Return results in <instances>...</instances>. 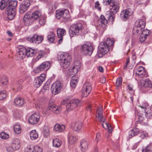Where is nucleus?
Here are the masks:
<instances>
[{"label": "nucleus", "instance_id": "1", "mask_svg": "<svg viewBox=\"0 0 152 152\" xmlns=\"http://www.w3.org/2000/svg\"><path fill=\"white\" fill-rule=\"evenodd\" d=\"M114 41L109 38H107L106 42L101 43L99 45V50L97 52L98 56L101 58L103 56L107 53L109 50V46L113 45Z\"/></svg>", "mask_w": 152, "mask_h": 152}, {"label": "nucleus", "instance_id": "2", "mask_svg": "<svg viewBox=\"0 0 152 152\" xmlns=\"http://www.w3.org/2000/svg\"><path fill=\"white\" fill-rule=\"evenodd\" d=\"M58 60L60 61V64L61 67L66 69L68 67L70 64V61L71 57L67 53H62L58 56Z\"/></svg>", "mask_w": 152, "mask_h": 152}, {"label": "nucleus", "instance_id": "3", "mask_svg": "<svg viewBox=\"0 0 152 152\" xmlns=\"http://www.w3.org/2000/svg\"><path fill=\"white\" fill-rule=\"evenodd\" d=\"M82 31V25L80 23L74 24L71 26L69 29V34L71 37L80 35Z\"/></svg>", "mask_w": 152, "mask_h": 152}, {"label": "nucleus", "instance_id": "4", "mask_svg": "<svg viewBox=\"0 0 152 152\" xmlns=\"http://www.w3.org/2000/svg\"><path fill=\"white\" fill-rule=\"evenodd\" d=\"M41 14L38 12H35L33 13L31 17L29 18V24H31L34 20L39 18V23L41 25H44L46 21V17L41 16Z\"/></svg>", "mask_w": 152, "mask_h": 152}, {"label": "nucleus", "instance_id": "5", "mask_svg": "<svg viewBox=\"0 0 152 152\" xmlns=\"http://www.w3.org/2000/svg\"><path fill=\"white\" fill-rule=\"evenodd\" d=\"M16 59L17 60L20 61L23 59L25 56L28 57L27 53L28 51L26 50L23 46L19 45L18 47L16 50Z\"/></svg>", "mask_w": 152, "mask_h": 152}, {"label": "nucleus", "instance_id": "6", "mask_svg": "<svg viewBox=\"0 0 152 152\" xmlns=\"http://www.w3.org/2000/svg\"><path fill=\"white\" fill-rule=\"evenodd\" d=\"M69 11L66 9L56 11V18L57 19L61 18L63 22L66 23L69 20Z\"/></svg>", "mask_w": 152, "mask_h": 152}, {"label": "nucleus", "instance_id": "7", "mask_svg": "<svg viewBox=\"0 0 152 152\" xmlns=\"http://www.w3.org/2000/svg\"><path fill=\"white\" fill-rule=\"evenodd\" d=\"M80 51L82 54L91 56L93 50V47L91 44H84L81 45L80 47Z\"/></svg>", "mask_w": 152, "mask_h": 152}, {"label": "nucleus", "instance_id": "8", "mask_svg": "<svg viewBox=\"0 0 152 152\" xmlns=\"http://www.w3.org/2000/svg\"><path fill=\"white\" fill-rule=\"evenodd\" d=\"M17 3L18 2L16 1L2 0L0 2V8L2 10L6 7H16Z\"/></svg>", "mask_w": 152, "mask_h": 152}, {"label": "nucleus", "instance_id": "9", "mask_svg": "<svg viewBox=\"0 0 152 152\" xmlns=\"http://www.w3.org/2000/svg\"><path fill=\"white\" fill-rule=\"evenodd\" d=\"M51 66V63L50 62L47 61L44 62L37 68L35 72L36 73H38L43 70L47 71L49 69Z\"/></svg>", "mask_w": 152, "mask_h": 152}, {"label": "nucleus", "instance_id": "10", "mask_svg": "<svg viewBox=\"0 0 152 152\" xmlns=\"http://www.w3.org/2000/svg\"><path fill=\"white\" fill-rule=\"evenodd\" d=\"M76 63L79 64L80 62L78 61H76L75 63V66L70 67L68 69V74L70 76H71L72 77H74L77 74L78 69L80 68L81 66L80 64H79L78 66L76 65L75 64Z\"/></svg>", "mask_w": 152, "mask_h": 152}, {"label": "nucleus", "instance_id": "11", "mask_svg": "<svg viewBox=\"0 0 152 152\" xmlns=\"http://www.w3.org/2000/svg\"><path fill=\"white\" fill-rule=\"evenodd\" d=\"M62 87L61 84L59 81H57L53 83L51 88L52 94L56 95L59 93Z\"/></svg>", "mask_w": 152, "mask_h": 152}, {"label": "nucleus", "instance_id": "12", "mask_svg": "<svg viewBox=\"0 0 152 152\" xmlns=\"http://www.w3.org/2000/svg\"><path fill=\"white\" fill-rule=\"evenodd\" d=\"M5 10L7 12L8 19L10 20H12L16 14V7H7Z\"/></svg>", "mask_w": 152, "mask_h": 152}, {"label": "nucleus", "instance_id": "13", "mask_svg": "<svg viewBox=\"0 0 152 152\" xmlns=\"http://www.w3.org/2000/svg\"><path fill=\"white\" fill-rule=\"evenodd\" d=\"M46 75L44 74H41L40 75L37 77L34 80V85L37 88L40 87L45 79Z\"/></svg>", "mask_w": 152, "mask_h": 152}, {"label": "nucleus", "instance_id": "14", "mask_svg": "<svg viewBox=\"0 0 152 152\" xmlns=\"http://www.w3.org/2000/svg\"><path fill=\"white\" fill-rule=\"evenodd\" d=\"M80 102L77 99L71 100L66 105V107L68 110H72L79 105Z\"/></svg>", "mask_w": 152, "mask_h": 152}, {"label": "nucleus", "instance_id": "15", "mask_svg": "<svg viewBox=\"0 0 152 152\" xmlns=\"http://www.w3.org/2000/svg\"><path fill=\"white\" fill-rule=\"evenodd\" d=\"M92 90V87L90 84L86 83L84 84L83 89L82 95L85 97H87L91 92Z\"/></svg>", "mask_w": 152, "mask_h": 152}, {"label": "nucleus", "instance_id": "16", "mask_svg": "<svg viewBox=\"0 0 152 152\" xmlns=\"http://www.w3.org/2000/svg\"><path fill=\"white\" fill-rule=\"evenodd\" d=\"M40 118V114L38 113H35L29 118V123L32 125L35 124L39 122Z\"/></svg>", "mask_w": 152, "mask_h": 152}, {"label": "nucleus", "instance_id": "17", "mask_svg": "<svg viewBox=\"0 0 152 152\" xmlns=\"http://www.w3.org/2000/svg\"><path fill=\"white\" fill-rule=\"evenodd\" d=\"M43 39V37L42 36L37 35L36 34H34L30 36L29 41L32 43L39 44L42 41Z\"/></svg>", "mask_w": 152, "mask_h": 152}, {"label": "nucleus", "instance_id": "18", "mask_svg": "<svg viewBox=\"0 0 152 152\" xmlns=\"http://www.w3.org/2000/svg\"><path fill=\"white\" fill-rule=\"evenodd\" d=\"M48 109L54 113L56 114L58 113L61 110V108L60 107L50 104L48 105Z\"/></svg>", "mask_w": 152, "mask_h": 152}, {"label": "nucleus", "instance_id": "19", "mask_svg": "<svg viewBox=\"0 0 152 152\" xmlns=\"http://www.w3.org/2000/svg\"><path fill=\"white\" fill-rule=\"evenodd\" d=\"M112 5L111 6L112 8H110V11L111 14H113L114 15L117 13L118 11L119 7V4L117 2L115 1V2H113Z\"/></svg>", "mask_w": 152, "mask_h": 152}, {"label": "nucleus", "instance_id": "20", "mask_svg": "<svg viewBox=\"0 0 152 152\" xmlns=\"http://www.w3.org/2000/svg\"><path fill=\"white\" fill-rule=\"evenodd\" d=\"M137 70L138 72V73L141 72H142L143 73L142 74L141 73H138L136 72V74L138 75L139 77L143 78L144 77H146L148 76V74L145 71L144 68L143 66H140L139 67L137 68Z\"/></svg>", "mask_w": 152, "mask_h": 152}, {"label": "nucleus", "instance_id": "21", "mask_svg": "<svg viewBox=\"0 0 152 152\" xmlns=\"http://www.w3.org/2000/svg\"><path fill=\"white\" fill-rule=\"evenodd\" d=\"M130 12L127 10H124L121 13L120 17L121 19L123 21H126L129 18Z\"/></svg>", "mask_w": 152, "mask_h": 152}, {"label": "nucleus", "instance_id": "22", "mask_svg": "<svg viewBox=\"0 0 152 152\" xmlns=\"http://www.w3.org/2000/svg\"><path fill=\"white\" fill-rule=\"evenodd\" d=\"M141 85L143 88H147V91H150V92H152V91H151L152 89V83L150 81H145L143 82H142Z\"/></svg>", "mask_w": 152, "mask_h": 152}, {"label": "nucleus", "instance_id": "23", "mask_svg": "<svg viewBox=\"0 0 152 152\" xmlns=\"http://www.w3.org/2000/svg\"><path fill=\"white\" fill-rule=\"evenodd\" d=\"M66 34V31L63 28H59L57 30L58 37L60 38L59 40V43H61L63 40V37Z\"/></svg>", "mask_w": 152, "mask_h": 152}, {"label": "nucleus", "instance_id": "24", "mask_svg": "<svg viewBox=\"0 0 152 152\" xmlns=\"http://www.w3.org/2000/svg\"><path fill=\"white\" fill-rule=\"evenodd\" d=\"M82 124L80 122H74L72 124V128L75 131H77L82 128Z\"/></svg>", "mask_w": 152, "mask_h": 152}, {"label": "nucleus", "instance_id": "25", "mask_svg": "<svg viewBox=\"0 0 152 152\" xmlns=\"http://www.w3.org/2000/svg\"><path fill=\"white\" fill-rule=\"evenodd\" d=\"M65 128V126L64 125L56 124L54 126L53 129L56 132H61L64 130Z\"/></svg>", "mask_w": 152, "mask_h": 152}, {"label": "nucleus", "instance_id": "26", "mask_svg": "<svg viewBox=\"0 0 152 152\" xmlns=\"http://www.w3.org/2000/svg\"><path fill=\"white\" fill-rule=\"evenodd\" d=\"M99 21L101 23L100 24H99V26L100 27H102L103 28H104L105 27L107 22L105 17L103 15H101L100 16V18L99 20Z\"/></svg>", "mask_w": 152, "mask_h": 152}, {"label": "nucleus", "instance_id": "27", "mask_svg": "<svg viewBox=\"0 0 152 152\" xmlns=\"http://www.w3.org/2000/svg\"><path fill=\"white\" fill-rule=\"evenodd\" d=\"M22 5L20 8V11H23V13L27 10L28 7V0H25L23 2Z\"/></svg>", "mask_w": 152, "mask_h": 152}, {"label": "nucleus", "instance_id": "28", "mask_svg": "<svg viewBox=\"0 0 152 152\" xmlns=\"http://www.w3.org/2000/svg\"><path fill=\"white\" fill-rule=\"evenodd\" d=\"M80 149L81 151L85 152L86 151L88 147V142L84 140H82L80 142Z\"/></svg>", "mask_w": 152, "mask_h": 152}, {"label": "nucleus", "instance_id": "29", "mask_svg": "<svg viewBox=\"0 0 152 152\" xmlns=\"http://www.w3.org/2000/svg\"><path fill=\"white\" fill-rule=\"evenodd\" d=\"M14 102L16 105L21 106L24 103V99L20 97H16L14 100Z\"/></svg>", "mask_w": 152, "mask_h": 152}, {"label": "nucleus", "instance_id": "30", "mask_svg": "<svg viewBox=\"0 0 152 152\" xmlns=\"http://www.w3.org/2000/svg\"><path fill=\"white\" fill-rule=\"evenodd\" d=\"M141 112V111L138 113L137 116H136L135 119H138V120L137 121V123H140L141 122L142 123L141 124H142L143 123H145V122L143 121H144V118L143 116V114L141 113H140Z\"/></svg>", "mask_w": 152, "mask_h": 152}, {"label": "nucleus", "instance_id": "31", "mask_svg": "<svg viewBox=\"0 0 152 152\" xmlns=\"http://www.w3.org/2000/svg\"><path fill=\"white\" fill-rule=\"evenodd\" d=\"M136 24H137L136 26L137 27H140L142 29L145 28V21L142 19L137 20L136 22Z\"/></svg>", "mask_w": 152, "mask_h": 152}, {"label": "nucleus", "instance_id": "32", "mask_svg": "<svg viewBox=\"0 0 152 152\" xmlns=\"http://www.w3.org/2000/svg\"><path fill=\"white\" fill-rule=\"evenodd\" d=\"M31 139L32 140H34L37 138L38 137V134L37 133L36 130H32L30 133Z\"/></svg>", "mask_w": 152, "mask_h": 152}, {"label": "nucleus", "instance_id": "33", "mask_svg": "<svg viewBox=\"0 0 152 152\" xmlns=\"http://www.w3.org/2000/svg\"><path fill=\"white\" fill-rule=\"evenodd\" d=\"M53 145L55 147H59L62 144L61 141L58 139H53Z\"/></svg>", "mask_w": 152, "mask_h": 152}, {"label": "nucleus", "instance_id": "34", "mask_svg": "<svg viewBox=\"0 0 152 152\" xmlns=\"http://www.w3.org/2000/svg\"><path fill=\"white\" fill-rule=\"evenodd\" d=\"M77 78H76L75 77H72L70 83L71 86L72 88H75L77 85Z\"/></svg>", "mask_w": 152, "mask_h": 152}, {"label": "nucleus", "instance_id": "35", "mask_svg": "<svg viewBox=\"0 0 152 152\" xmlns=\"http://www.w3.org/2000/svg\"><path fill=\"white\" fill-rule=\"evenodd\" d=\"M23 21L25 26H28V12H27L24 15Z\"/></svg>", "mask_w": 152, "mask_h": 152}, {"label": "nucleus", "instance_id": "36", "mask_svg": "<svg viewBox=\"0 0 152 152\" xmlns=\"http://www.w3.org/2000/svg\"><path fill=\"white\" fill-rule=\"evenodd\" d=\"M0 81L1 83L3 85H7L8 83V80L7 77L5 75L2 76L0 78Z\"/></svg>", "mask_w": 152, "mask_h": 152}, {"label": "nucleus", "instance_id": "37", "mask_svg": "<svg viewBox=\"0 0 152 152\" xmlns=\"http://www.w3.org/2000/svg\"><path fill=\"white\" fill-rule=\"evenodd\" d=\"M142 29L140 27H134L133 28L132 31L133 34L138 36L141 32Z\"/></svg>", "mask_w": 152, "mask_h": 152}, {"label": "nucleus", "instance_id": "38", "mask_svg": "<svg viewBox=\"0 0 152 152\" xmlns=\"http://www.w3.org/2000/svg\"><path fill=\"white\" fill-rule=\"evenodd\" d=\"M76 141V137L72 135H70L68 139V142L70 144H72Z\"/></svg>", "mask_w": 152, "mask_h": 152}, {"label": "nucleus", "instance_id": "39", "mask_svg": "<svg viewBox=\"0 0 152 152\" xmlns=\"http://www.w3.org/2000/svg\"><path fill=\"white\" fill-rule=\"evenodd\" d=\"M14 130L15 133L18 134H20L21 131L20 126L18 124H15L14 126Z\"/></svg>", "mask_w": 152, "mask_h": 152}, {"label": "nucleus", "instance_id": "40", "mask_svg": "<svg viewBox=\"0 0 152 152\" xmlns=\"http://www.w3.org/2000/svg\"><path fill=\"white\" fill-rule=\"evenodd\" d=\"M38 55L37 57L38 60L42 58H43L45 55L46 53L44 50H40L38 52Z\"/></svg>", "mask_w": 152, "mask_h": 152}, {"label": "nucleus", "instance_id": "41", "mask_svg": "<svg viewBox=\"0 0 152 152\" xmlns=\"http://www.w3.org/2000/svg\"><path fill=\"white\" fill-rule=\"evenodd\" d=\"M143 113L145 114V115L147 118H150L152 117L151 114V110L149 108L148 110H144V111Z\"/></svg>", "mask_w": 152, "mask_h": 152}, {"label": "nucleus", "instance_id": "42", "mask_svg": "<svg viewBox=\"0 0 152 152\" xmlns=\"http://www.w3.org/2000/svg\"><path fill=\"white\" fill-rule=\"evenodd\" d=\"M97 113L98 114V116H96V117L98 118L99 121L101 122L102 121L103 118V115L102 114V111H100L99 109H98L97 110Z\"/></svg>", "mask_w": 152, "mask_h": 152}, {"label": "nucleus", "instance_id": "43", "mask_svg": "<svg viewBox=\"0 0 152 152\" xmlns=\"http://www.w3.org/2000/svg\"><path fill=\"white\" fill-rule=\"evenodd\" d=\"M102 125L104 129H108V132L109 133H111L112 132V127L108 123L106 122L105 123V126H104V124H102Z\"/></svg>", "mask_w": 152, "mask_h": 152}, {"label": "nucleus", "instance_id": "44", "mask_svg": "<svg viewBox=\"0 0 152 152\" xmlns=\"http://www.w3.org/2000/svg\"><path fill=\"white\" fill-rule=\"evenodd\" d=\"M142 152H152V148L149 145L145 147H143L142 149Z\"/></svg>", "mask_w": 152, "mask_h": 152}, {"label": "nucleus", "instance_id": "45", "mask_svg": "<svg viewBox=\"0 0 152 152\" xmlns=\"http://www.w3.org/2000/svg\"><path fill=\"white\" fill-rule=\"evenodd\" d=\"M43 134L45 137H47L49 135V129L47 126H45L44 127Z\"/></svg>", "mask_w": 152, "mask_h": 152}, {"label": "nucleus", "instance_id": "46", "mask_svg": "<svg viewBox=\"0 0 152 152\" xmlns=\"http://www.w3.org/2000/svg\"><path fill=\"white\" fill-rule=\"evenodd\" d=\"M122 83V79L121 78H117L116 80L115 86L116 88L121 86Z\"/></svg>", "mask_w": 152, "mask_h": 152}, {"label": "nucleus", "instance_id": "47", "mask_svg": "<svg viewBox=\"0 0 152 152\" xmlns=\"http://www.w3.org/2000/svg\"><path fill=\"white\" fill-rule=\"evenodd\" d=\"M6 92L5 91H0V100H2L6 97Z\"/></svg>", "mask_w": 152, "mask_h": 152}, {"label": "nucleus", "instance_id": "48", "mask_svg": "<svg viewBox=\"0 0 152 152\" xmlns=\"http://www.w3.org/2000/svg\"><path fill=\"white\" fill-rule=\"evenodd\" d=\"M48 40L50 41V43L53 42L54 40V34H53L52 32L51 33V34H49L48 36Z\"/></svg>", "mask_w": 152, "mask_h": 152}, {"label": "nucleus", "instance_id": "49", "mask_svg": "<svg viewBox=\"0 0 152 152\" xmlns=\"http://www.w3.org/2000/svg\"><path fill=\"white\" fill-rule=\"evenodd\" d=\"M9 135L6 134L4 132H2L0 134V137L2 139H7L9 138Z\"/></svg>", "mask_w": 152, "mask_h": 152}, {"label": "nucleus", "instance_id": "50", "mask_svg": "<svg viewBox=\"0 0 152 152\" xmlns=\"http://www.w3.org/2000/svg\"><path fill=\"white\" fill-rule=\"evenodd\" d=\"M36 53V51L34 49H32L31 48H29V57L34 56Z\"/></svg>", "mask_w": 152, "mask_h": 152}, {"label": "nucleus", "instance_id": "51", "mask_svg": "<svg viewBox=\"0 0 152 152\" xmlns=\"http://www.w3.org/2000/svg\"><path fill=\"white\" fill-rule=\"evenodd\" d=\"M113 2H115V0H103V4L105 5H107L110 4L111 3L113 4Z\"/></svg>", "mask_w": 152, "mask_h": 152}, {"label": "nucleus", "instance_id": "52", "mask_svg": "<svg viewBox=\"0 0 152 152\" xmlns=\"http://www.w3.org/2000/svg\"><path fill=\"white\" fill-rule=\"evenodd\" d=\"M142 34L146 37L149 35V31L147 29H145L142 31Z\"/></svg>", "mask_w": 152, "mask_h": 152}, {"label": "nucleus", "instance_id": "53", "mask_svg": "<svg viewBox=\"0 0 152 152\" xmlns=\"http://www.w3.org/2000/svg\"><path fill=\"white\" fill-rule=\"evenodd\" d=\"M11 146L15 150L18 149L20 147V144H18V143H17L16 145L15 143H12L11 144Z\"/></svg>", "mask_w": 152, "mask_h": 152}, {"label": "nucleus", "instance_id": "54", "mask_svg": "<svg viewBox=\"0 0 152 152\" xmlns=\"http://www.w3.org/2000/svg\"><path fill=\"white\" fill-rule=\"evenodd\" d=\"M148 136V134L145 132H143L141 133L140 137L142 139H144Z\"/></svg>", "mask_w": 152, "mask_h": 152}, {"label": "nucleus", "instance_id": "55", "mask_svg": "<svg viewBox=\"0 0 152 152\" xmlns=\"http://www.w3.org/2000/svg\"><path fill=\"white\" fill-rule=\"evenodd\" d=\"M114 15L113 14H111L110 13L109 15H106V17H108L109 20L113 22L114 20Z\"/></svg>", "mask_w": 152, "mask_h": 152}, {"label": "nucleus", "instance_id": "56", "mask_svg": "<svg viewBox=\"0 0 152 152\" xmlns=\"http://www.w3.org/2000/svg\"><path fill=\"white\" fill-rule=\"evenodd\" d=\"M139 131L138 129L132 130L131 131V136H133L137 135L139 132Z\"/></svg>", "mask_w": 152, "mask_h": 152}, {"label": "nucleus", "instance_id": "57", "mask_svg": "<svg viewBox=\"0 0 152 152\" xmlns=\"http://www.w3.org/2000/svg\"><path fill=\"white\" fill-rule=\"evenodd\" d=\"M100 4L98 1H97L95 3V8L97 9L99 11L101 10V7H100Z\"/></svg>", "mask_w": 152, "mask_h": 152}, {"label": "nucleus", "instance_id": "58", "mask_svg": "<svg viewBox=\"0 0 152 152\" xmlns=\"http://www.w3.org/2000/svg\"><path fill=\"white\" fill-rule=\"evenodd\" d=\"M101 134L99 133H97L96 134V140L97 142H98L99 140L101 139Z\"/></svg>", "mask_w": 152, "mask_h": 152}, {"label": "nucleus", "instance_id": "59", "mask_svg": "<svg viewBox=\"0 0 152 152\" xmlns=\"http://www.w3.org/2000/svg\"><path fill=\"white\" fill-rule=\"evenodd\" d=\"M146 37L145 36L142 34L141 35L140 37V42H142L145 41L146 39Z\"/></svg>", "mask_w": 152, "mask_h": 152}, {"label": "nucleus", "instance_id": "60", "mask_svg": "<svg viewBox=\"0 0 152 152\" xmlns=\"http://www.w3.org/2000/svg\"><path fill=\"white\" fill-rule=\"evenodd\" d=\"M35 147L34 145H31L29 147V152H35Z\"/></svg>", "mask_w": 152, "mask_h": 152}, {"label": "nucleus", "instance_id": "61", "mask_svg": "<svg viewBox=\"0 0 152 152\" xmlns=\"http://www.w3.org/2000/svg\"><path fill=\"white\" fill-rule=\"evenodd\" d=\"M14 150H15L12 146L11 147H8L7 148V151L8 152H13Z\"/></svg>", "mask_w": 152, "mask_h": 152}, {"label": "nucleus", "instance_id": "62", "mask_svg": "<svg viewBox=\"0 0 152 152\" xmlns=\"http://www.w3.org/2000/svg\"><path fill=\"white\" fill-rule=\"evenodd\" d=\"M35 152H42V149L39 147H37L35 148Z\"/></svg>", "mask_w": 152, "mask_h": 152}, {"label": "nucleus", "instance_id": "63", "mask_svg": "<svg viewBox=\"0 0 152 152\" xmlns=\"http://www.w3.org/2000/svg\"><path fill=\"white\" fill-rule=\"evenodd\" d=\"M129 58H128L126 60V65L125 66H124V69H126V66L127 65H128V64L129 63Z\"/></svg>", "mask_w": 152, "mask_h": 152}, {"label": "nucleus", "instance_id": "64", "mask_svg": "<svg viewBox=\"0 0 152 152\" xmlns=\"http://www.w3.org/2000/svg\"><path fill=\"white\" fill-rule=\"evenodd\" d=\"M100 81L102 83H104L106 81V78L104 77L100 78Z\"/></svg>", "mask_w": 152, "mask_h": 152}]
</instances>
